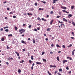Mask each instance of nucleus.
Here are the masks:
<instances>
[{"label":"nucleus","instance_id":"obj_20","mask_svg":"<svg viewBox=\"0 0 75 75\" xmlns=\"http://www.w3.org/2000/svg\"><path fill=\"white\" fill-rule=\"evenodd\" d=\"M47 73H48V74L49 75H52V74H51V73H50V72H49V71H47Z\"/></svg>","mask_w":75,"mask_h":75},{"label":"nucleus","instance_id":"obj_19","mask_svg":"<svg viewBox=\"0 0 75 75\" xmlns=\"http://www.w3.org/2000/svg\"><path fill=\"white\" fill-rule=\"evenodd\" d=\"M43 62H47V60H46V59H43Z\"/></svg>","mask_w":75,"mask_h":75},{"label":"nucleus","instance_id":"obj_59","mask_svg":"<svg viewBox=\"0 0 75 75\" xmlns=\"http://www.w3.org/2000/svg\"><path fill=\"white\" fill-rule=\"evenodd\" d=\"M18 59H20V57H18Z\"/></svg>","mask_w":75,"mask_h":75},{"label":"nucleus","instance_id":"obj_37","mask_svg":"<svg viewBox=\"0 0 75 75\" xmlns=\"http://www.w3.org/2000/svg\"><path fill=\"white\" fill-rule=\"evenodd\" d=\"M53 13H54L53 12V11H51V12H50V14H53Z\"/></svg>","mask_w":75,"mask_h":75},{"label":"nucleus","instance_id":"obj_38","mask_svg":"<svg viewBox=\"0 0 75 75\" xmlns=\"http://www.w3.org/2000/svg\"><path fill=\"white\" fill-rule=\"evenodd\" d=\"M21 42L22 43H24V41L22 40Z\"/></svg>","mask_w":75,"mask_h":75},{"label":"nucleus","instance_id":"obj_60","mask_svg":"<svg viewBox=\"0 0 75 75\" xmlns=\"http://www.w3.org/2000/svg\"><path fill=\"white\" fill-rule=\"evenodd\" d=\"M6 64H7V65H8V64H9L8 63V62H6Z\"/></svg>","mask_w":75,"mask_h":75},{"label":"nucleus","instance_id":"obj_63","mask_svg":"<svg viewBox=\"0 0 75 75\" xmlns=\"http://www.w3.org/2000/svg\"><path fill=\"white\" fill-rule=\"evenodd\" d=\"M69 59H70V60H72V58H71V57H69Z\"/></svg>","mask_w":75,"mask_h":75},{"label":"nucleus","instance_id":"obj_40","mask_svg":"<svg viewBox=\"0 0 75 75\" xmlns=\"http://www.w3.org/2000/svg\"><path fill=\"white\" fill-rule=\"evenodd\" d=\"M9 14H13V13L12 12H10Z\"/></svg>","mask_w":75,"mask_h":75},{"label":"nucleus","instance_id":"obj_1","mask_svg":"<svg viewBox=\"0 0 75 75\" xmlns=\"http://www.w3.org/2000/svg\"><path fill=\"white\" fill-rule=\"evenodd\" d=\"M15 52L16 54V55H17V56H18V57H19L20 56L19 53H18V52Z\"/></svg>","mask_w":75,"mask_h":75},{"label":"nucleus","instance_id":"obj_42","mask_svg":"<svg viewBox=\"0 0 75 75\" xmlns=\"http://www.w3.org/2000/svg\"><path fill=\"white\" fill-rule=\"evenodd\" d=\"M57 72H58V71H55L54 72V74H57Z\"/></svg>","mask_w":75,"mask_h":75},{"label":"nucleus","instance_id":"obj_2","mask_svg":"<svg viewBox=\"0 0 75 75\" xmlns=\"http://www.w3.org/2000/svg\"><path fill=\"white\" fill-rule=\"evenodd\" d=\"M63 20L64 21H66V22H68V20H67V19L64 18H63Z\"/></svg>","mask_w":75,"mask_h":75},{"label":"nucleus","instance_id":"obj_52","mask_svg":"<svg viewBox=\"0 0 75 75\" xmlns=\"http://www.w3.org/2000/svg\"><path fill=\"white\" fill-rule=\"evenodd\" d=\"M72 35H75V34L74 33V32H72Z\"/></svg>","mask_w":75,"mask_h":75},{"label":"nucleus","instance_id":"obj_22","mask_svg":"<svg viewBox=\"0 0 75 75\" xmlns=\"http://www.w3.org/2000/svg\"><path fill=\"white\" fill-rule=\"evenodd\" d=\"M41 2H42L43 3H44V4H45V3H46V2H45V1H41Z\"/></svg>","mask_w":75,"mask_h":75},{"label":"nucleus","instance_id":"obj_27","mask_svg":"<svg viewBox=\"0 0 75 75\" xmlns=\"http://www.w3.org/2000/svg\"><path fill=\"white\" fill-rule=\"evenodd\" d=\"M31 59L32 60H33V59H34V58H33V56H31Z\"/></svg>","mask_w":75,"mask_h":75},{"label":"nucleus","instance_id":"obj_33","mask_svg":"<svg viewBox=\"0 0 75 75\" xmlns=\"http://www.w3.org/2000/svg\"><path fill=\"white\" fill-rule=\"evenodd\" d=\"M59 72H61V71H62V69H59Z\"/></svg>","mask_w":75,"mask_h":75},{"label":"nucleus","instance_id":"obj_44","mask_svg":"<svg viewBox=\"0 0 75 75\" xmlns=\"http://www.w3.org/2000/svg\"><path fill=\"white\" fill-rule=\"evenodd\" d=\"M13 17L14 18H16V16H13Z\"/></svg>","mask_w":75,"mask_h":75},{"label":"nucleus","instance_id":"obj_50","mask_svg":"<svg viewBox=\"0 0 75 75\" xmlns=\"http://www.w3.org/2000/svg\"><path fill=\"white\" fill-rule=\"evenodd\" d=\"M45 40H46V41H48V38H46L45 39Z\"/></svg>","mask_w":75,"mask_h":75},{"label":"nucleus","instance_id":"obj_3","mask_svg":"<svg viewBox=\"0 0 75 75\" xmlns=\"http://www.w3.org/2000/svg\"><path fill=\"white\" fill-rule=\"evenodd\" d=\"M68 62V61H67V60H63V64H65V62Z\"/></svg>","mask_w":75,"mask_h":75},{"label":"nucleus","instance_id":"obj_11","mask_svg":"<svg viewBox=\"0 0 75 75\" xmlns=\"http://www.w3.org/2000/svg\"><path fill=\"white\" fill-rule=\"evenodd\" d=\"M7 59L8 60H10V59H11L12 60H13V58H10V57H9Z\"/></svg>","mask_w":75,"mask_h":75},{"label":"nucleus","instance_id":"obj_34","mask_svg":"<svg viewBox=\"0 0 75 75\" xmlns=\"http://www.w3.org/2000/svg\"><path fill=\"white\" fill-rule=\"evenodd\" d=\"M44 54H45V52H42V55H44Z\"/></svg>","mask_w":75,"mask_h":75},{"label":"nucleus","instance_id":"obj_35","mask_svg":"<svg viewBox=\"0 0 75 75\" xmlns=\"http://www.w3.org/2000/svg\"><path fill=\"white\" fill-rule=\"evenodd\" d=\"M62 47L64 48H65V45H62Z\"/></svg>","mask_w":75,"mask_h":75},{"label":"nucleus","instance_id":"obj_14","mask_svg":"<svg viewBox=\"0 0 75 75\" xmlns=\"http://www.w3.org/2000/svg\"><path fill=\"white\" fill-rule=\"evenodd\" d=\"M42 21H47V20H46V19H44V18H42Z\"/></svg>","mask_w":75,"mask_h":75},{"label":"nucleus","instance_id":"obj_47","mask_svg":"<svg viewBox=\"0 0 75 75\" xmlns=\"http://www.w3.org/2000/svg\"><path fill=\"white\" fill-rule=\"evenodd\" d=\"M34 31H37V30L36 29H34Z\"/></svg>","mask_w":75,"mask_h":75},{"label":"nucleus","instance_id":"obj_10","mask_svg":"<svg viewBox=\"0 0 75 75\" xmlns=\"http://www.w3.org/2000/svg\"><path fill=\"white\" fill-rule=\"evenodd\" d=\"M37 64H38V65H39V64H41V63L40 62H36Z\"/></svg>","mask_w":75,"mask_h":75},{"label":"nucleus","instance_id":"obj_58","mask_svg":"<svg viewBox=\"0 0 75 75\" xmlns=\"http://www.w3.org/2000/svg\"><path fill=\"white\" fill-rule=\"evenodd\" d=\"M71 39H74V38L73 37H71Z\"/></svg>","mask_w":75,"mask_h":75},{"label":"nucleus","instance_id":"obj_21","mask_svg":"<svg viewBox=\"0 0 75 75\" xmlns=\"http://www.w3.org/2000/svg\"><path fill=\"white\" fill-rule=\"evenodd\" d=\"M8 28V26L4 27V29H6V28Z\"/></svg>","mask_w":75,"mask_h":75},{"label":"nucleus","instance_id":"obj_26","mask_svg":"<svg viewBox=\"0 0 75 75\" xmlns=\"http://www.w3.org/2000/svg\"><path fill=\"white\" fill-rule=\"evenodd\" d=\"M1 40L2 41H4V38H2Z\"/></svg>","mask_w":75,"mask_h":75},{"label":"nucleus","instance_id":"obj_62","mask_svg":"<svg viewBox=\"0 0 75 75\" xmlns=\"http://www.w3.org/2000/svg\"><path fill=\"white\" fill-rule=\"evenodd\" d=\"M34 65H35V64L33 63L32 64L33 67V66H34Z\"/></svg>","mask_w":75,"mask_h":75},{"label":"nucleus","instance_id":"obj_45","mask_svg":"<svg viewBox=\"0 0 75 75\" xmlns=\"http://www.w3.org/2000/svg\"><path fill=\"white\" fill-rule=\"evenodd\" d=\"M53 68H56V66H53Z\"/></svg>","mask_w":75,"mask_h":75},{"label":"nucleus","instance_id":"obj_49","mask_svg":"<svg viewBox=\"0 0 75 75\" xmlns=\"http://www.w3.org/2000/svg\"><path fill=\"white\" fill-rule=\"evenodd\" d=\"M25 30H23L22 31V32L24 33V32H25Z\"/></svg>","mask_w":75,"mask_h":75},{"label":"nucleus","instance_id":"obj_9","mask_svg":"<svg viewBox=\"0 0 75 75\" xmlns=\"http://www.w3.org/2000/svg\"><path fill=\"white\" fill-rule=\"evenodd\" d=\"M54 21V20H52V21H50V24L51 25H52V23H53V22Z\"/></svg>","mask_w":75,"mask_h":75},{"label":"nucleus","instance_id":"obj_23","mask_svg":"<svg viewBox=\"0 0 75 75\" xmlns=\"http://www.w3.org/2000/svg\"><path fill=\"white\" fill-rule=\"evenodd\" d=\"M57 59L58 61H59V57H57Z\"/></svg>","mask_w":75,"mask_h":75},{"label":"nucleus","instance_id":"obj_18","mask_svg":"<svg viewBox=\"0 0 75 75\" xmlns=\"http://www.w3.org/2000/svg\"><path fill=\"white\" fill-rule=\"evenodd\" d=\"M14 28H15V30L17 31V29H18L17 27L16 26H15Z\"/></svg>","mask_w":75,"mask_h":75},{"label":"nucleus","instance_id":"obj_55","mask_svg":"<svg viewBox=\"0 0 75 75\" xmlns=\"http://www.w3.org/2000/svg\"><path fill=\"white\" fill-rule=\"evenodd\" d=\"M50 54H53V52H50Z\"/></svg>","mask_w":75,"mask_h":75},{"label":"nucleus","instance_id":"obj_12","mask_svg":"<svg viewBox=\"0 0 75 75\" xmlns=\"http://www.w3.org/2000/svg\"><path fill=\"white\" fill-rule=\"evenodd\" d=\"M18 73H21V70H20V69H18Z\"/></svg>","mask_w":75,"mask_h":75},{"label":"nucleus","instance_id":"obj_51","mask_svg":"<svg viewBox=\"0 0 75 75\" xmlns=\"http://www.w3.org/2000/svg\"><path fill=\"white\" fill-rule=\"evenodd\" d=\"M35 6H37V3H35Z\"/></svg>","mask_w":75,"mask_h":75},{"label":"nucleus","instance_id":"obj_57","mask_svg":"<svg viewBox=\"0 0 75 75\" xmlns=\"http://www.w3.org/2000/svg\"><path fill=\"white\" fill-rule=\"evenodd\" d=\"M69 46L70 47H72V44H70Z\"/></svg>","mask_w":75,"mask_h":75},{"label":"nucleus","instance_id":"obj_32","mask_svg":"<svg viewBox=\"0 0 75 75\" xmlns=\"http://www.w3.org/2000/svg\"><path fill=\"white\" fill-rule=\"evenodd\" d=\"M5 31L6 32H8V29H6L5 30Z\"/></svg>","mask_w":75,"mask_h":75},{"label":"nucleus","instance_id":"obj_6","mask_svg":"<svg viewBox=\"0 0 75 75\" xmlns=\"http://www.w3.org/2000/svg\"><path fill=\"white\" fill-rule=\"evenodd\" d=\"M56 1H58V0H53V4L55 3H56Z\"/></svg>","mask_w":75,"mask_h":75},{"label":"nucleus","instance_id":"obj_4","mask_svg":"<svg viewBox=\"0 0 75 75\" xmlns=\"http://www.w3.org/2000/svg\"><path fill=\"white\" fill-rule=\"evenodd\" d=\"M60 25L61 28H62L63 27H65V25L64 24H61Z\"/></svg>","mask_w":75,"mask_h":75},{"label":"nucleus","instance_id":"obj_5","mask_svg":"<svg viewBox=\"0 0 75 75\" xmlns=\"http://www.w3.org/2000/svg\"><path fill=\"white\" fill-rule=\"evenodd\" d=\"M61 8H63V9H64V10H66V9H67V8L65 7H63L62 6Z\"/></svg>","mask_w":75,"mask_h":75},{"label":"nucleus","instance_id":"obj_54","mask_svg":"<svg viewBox=\"0 0 75 75\" xmlns=\"http://www.w3.org/2000/svg\"><path fill=\"white\" fill-rule=\"evenodd\" d=\"M39 10H41V8H39Z\"/></svg>","mask_w":75,"mask_h":75},{"label":"nucleus","instance_id":"obj_61","mask_svg":"<svg viewBox=\"0 0 75 75\" xmlns=\"http://www.w3.org/2000/svg\"><path fill=\"white\" fill-rule=\"evenodd\" d=\"M52 40H54V37H52Z\"/></svg>","mask_w":75,"mask_h":75},{"label":"nucleus","instance_id":"obj_31","mask_svg":"<svg viewBox=\"0 0 75 75\" xmlns=\"http://www.w3.org/2000/svg\"><path fill=\"white\" fill-rule=\"evenodd\" d=\"M61 17L60 16H57L56 17V18H59V17Z\"/></svg>","mask_w":75,"mask_h":75},{"label":"nucleus","instance_id":"obj_7","mask_svg":"<svg viewBox=\"0 0 75 75\" xmlns=\"http://www.w3.org/2000/svg\"><path fill=\"white\" fill-rule=\"evenodd\" d=\"M72 16V14H69L68 16V17L69 18V17H71Z\"/></svg>","mask_w":75,"mask_h":75},{"label":"nucleus","instance_id":"obj_30","mask_svg":"<svg viewBox=\"0 0 75 75\" xmlns=\"http://www.w3.org/2000/svg\"><path fill=\"white\" fill-rule=\"evenodd\" d=\"M72 55H74V52L72 51Z\"/></svg>","mask_w":75,"mask_h":75},{"label":"nucleus","instance_id":"obj_53","mask_svg":"<svg viewBox=\"0 0 75 75\" xmlns=\"http://www.w3.org/2000/svg\"><path fill=\"white\" fill-rule=\"evenodd\" d=\"M28 56H30V53L28 52Z\"/></svg>","mask_w":75,"mask_h":75},{"label":"nucleus","instance_id":"obj_64","mask_svg":"<svg viewBox=\"0 0 75 75\" xmlns=\"http://www.w3.org/2000/svg\"><path fill=\"white\" fill-rule=\"evenodd\" d=\"M7 49H9V47H8V46H7Z\"/></svg>","mask_w":75,"mask_h":75},{"label":"nucleus","instance_id":"obj_28","mask_svg":"<svg viewBox=\"0 0 75 75\" xmlns=\"http://www.w3.org/2000/svg\"><path fill=\"white\" fill-rule=\"evenodd\" d=\"M56 46L57 47H60V46H59V45L58 44H57L56 45Z\"/></svg>","mask_w":75,"mask_h":75},{"label":"nucleus","instance_id":"obj_24","mask_svg":"<svg viewBox=\"0 0 75 75\" xmlns=\"http://www.w3.org/2000/svg\"><path fill=\"white\" fill-rule=\"evenodd\" d=\"M37 19L38 20H39V21H41V19H40V18H39V17L38 18H37Z\"/></svg>","mask_w":75,"mask_h":75},{"label":"nucleus","instance_id":"obj_41","mask_svg":"<svg viewBox=\"0 0 75 75\" xmlns=\"http://www.w3.org/2000/svg\"><path fill=\"white\" fill-rule=\"evenodd\" d=\"M62 11H63V12H64V13H65L66 12V11L65 10H63Z\"/></svg>","mask_w":75,"mask_h":75},{"label":"nucleus","instance_id":"obj_8","mask_svg":"<svg viewBox=\"0 0 75 75\" xmlns=\"http://www.w3.org/2000/svg\"><path fill=\"white\" fill-rule=\"evenodd\" d=\"M29 62L30 64H32V63H33V61H31V60H29Z\"/></svg>","mask_w":75,"mask_h":75},{"label":"nucleus","instance_id":"obj_36","mask_svg":"<svg viewBox=\"0 0 75 75\" xmlns=\"http://www.w3.org/2000/svg\"><path fill=\"white\" fill-rule=\"evenodd\" d=\"M50 68H53V66H52V65H50Z\"/></svg>","mask_w":75,"mask_h":75},{"label":"nucleus","instance_id":"obj_15","mask_svg":"<svg viewBox=\"0 0 75 75\" xmlns=\"http://www.w3.org/2000/svg\"><path fill=\"white\" fill-rule=\"evenodd\" d=\"M33 44H35V40L34 39H33Z\"/></svg>","mask_w":75,"mask_h":75},{"label":"nucleus","instance_id":"obj_25","mask_svg":"<svg viewBox=\"0 0 75 75\" xmlns=\"http://www.w3.org/2000/svg\"><path fill=\"white\" fill-rule=\"evenodd\" d=\"M31 27H32V25H30L28 27V28H31Z\"/></svg>","mask_w":75,"mask_h":75},{"label":"nucleus","instance_id":"obj_29","mask_svg":"<svg viewBox=\"0 0 75 75\" xmlns=\"http://www.w3.org/2000/svg\"><path fill=\"white\" fill-rule=\"evenodd\" d=\"M47 31H50V28H48L47 29Z\"/></svg>","mask_w":75,"mask_h":75},{"label":"nucleus","instance_id":"obj_43","mask_svg":"<svg viewBox=\"0 0 75 75\" xmlns=\"http://www.w3.org/2000/svg\"><path fill=\"white\" fill-rule=\"evenodd\" d=\"M33 68H34V67H33V66H32L31 67V69L32 70H33Z\"/></svg>","mask_w":75,"mask_h":75},{"label":"nucleus","instance_id":"obj_16","mask_svg":"<svg viewBox=\"0 0 75 75\" xmlns=\"http://www.w3.org/2000/svg\"><path fill=\"white\" fill-rule=\"evenodd\" d=\"M74 6H72L71 7V10H73L74 9Z\"/></svg>","mask_w":75,"mask_h":75},{"label":"nucleus","instance_id":"obj_39","mask_svg":"<svg viewBox=\"0 0 75 75\" xmlns=\"http://www.w3.org/2000/svg\"><path fill=\"white\" fill-rule=\"evenodd\" d=\"M3 30V28H1V29L0 31H2Z\"/></svg>","mask_w":75,"mask_h":75},{"label":"nucleus","instance_id":"obj_13","mask_svg":"<svg viewBox=\"0 0 75 75\" xmlns=\"http://www.w3.org/2000/svg\"><path fill=\"white\" fill-rule=\"evenodd\" d=\"M8 37H13V35L11 34L8 35Z\"/></svg>","mask_w":75,"mask_h":75},{"label":"nucleus","instance_id":"obj_56","mask_svg":"<svg viewBox=\"0 0 75 75\" xmlns=\"http://www.w3.org/2000/svg\"><path fill=\"white\" fill-rule=\"evenodd\" d=\"M51 47H54V44H52L51 45Z\"/></svg>","mask_w":75,"mask_h":75},{"label":"nucleus","instance_id":"obj_17","mask_svg":"<svg viewBox=\"0 0 75 75\" xmlns=\"http://www.w3.org/2000/svg\"><path fill=\"white\" fill-rule=\"evenodd\" d=\"M23 30H24V29H21L19 31V32L20 33V32H21V31H22Z\"/></svg>","mask_w":75,"mask_h":75},{"label":"nucleus","instance_id":"obj_48","mask_svg":"<svg viewBox=\"0 0 75 75\" xmlns=\"http://www.w3.org/2000/svg\"><path fill=\"white\" fill-rule=\"evenodd\" d=\"M26 25V24H23V26H25Z\"/></svg>","mask_w":75,"mask_h":75},{"label":"nucleus","instance_id":"obj_46","mask_svg":"<svg viewBox=\"0 0 75 75\" xmlns=\"http://www.w3.org/2000/svg\"><path fill=\"white\" fill-rule=\"evenodd\" d=\"M66 69L67 70H68V69H69V68H68V67H67Z\"/></svg>","mask_w":75,"mask_h":75}]
</instances>
